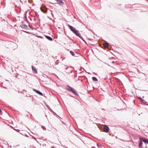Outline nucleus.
<instances>
[{
  "mask_svg": "<svg viewBox=\"0 0 148 148\" xmlns=\"http://www.w3.org/2000/svg\"><path fill=\"white\" fill-rule=\"evenodd\" d=\"M68 25L69 28L77 36L79 37L83 41L86 42V41L84 40L83 37L81 36V34L79 33V31L76 29L75 28L69 24H68Z\"/></svg>",
  "mask_w": 148,
  "mask_h": 148,
  "instance_id": "obj_1",
  "label": "nucleus"
},
{
  "mask_svg": "<svg viewBox=\"0 0 148 148\" xmlns=\"http://www.w3.org/2000/svg\"><path fill=\"white\" fill-rule=\"evenodd\" d=\"M66 88L67 90L71 92L75 95L78 96V94L77 93L76 90L69 85H67Z\"/></svg>",
  "mask_w": 148,
  "mask_h": 148,
  "instance_id": "obj_2",
  "label": "nucleus"
},
{
  "mask_svg": "<svg viewBox=\"0 0 148 148\" xmlns=\"http://www.w3.org/2000/svg\"><path fill=\"white\" fill-rule=\"evenodd\" d=\"M41 10L44 13H46L47 11V8L44 7H41L40 8Z\"/></svg>",
  "mask_w": 148,
  "mask_h": 148,
  "instance_id": "obj_3",
  "label": "nucleus"
},
{
  "mask_svg": "<svg viewBox=\"0 0 148 148\" xmlns=\"http://www.w3.org/2000/svg\"><path fill=\"white\" fill-rule=\"evenodd\" d=\"M104 131L106 132H108L109 128L108 126L105 125L103 127Z\"/></svg>",
  "mask_w": 148,
  "mask_h": 148,
  "instance_id": "obj_4",
  "label": "nucleus"
},
{
  "mask_svg": "<svg viewBox=\"0 0 148 148\" xmlns=\"http://www.w3.org/2000/svg\"><path fill=\"white\" fill-rule=\"evenodd\" d=\"M33 90L35 92H36L37 93L41 96H43V94L40 91L37 90L35 89H33Z\"/></svg>",
  "mask_w": 148,
  "mask_h": 148,
  "instance_id": "obj_5",
  "label": "nucleus"
},
{
  "mask_svg": "<svg viewBox=\"0 0 148 148\" xmlns=\"http://www.w3.org/2000/svg\"><path fill=\"white\" fill-rule=\"evenodd\" d=\"M45 37L47 38L48 40L50 41L53 40V39L52 38L49 36L45 35Z\"/></svg>",
  "mask_w": 148,
  "mask_h": 148,
  "instance_id": "obj_6",
  "label": "nucleus"
},
{
  "mask_svg": "<svg viewBox=\"0 0 148 148\" xmlns=\"http://www.w3.org/2000/svg\"><path fill=\"white\" fill-rule=\"evenodd\" d=\"M139 139L140 140H141L143 142L145 143L146 140H147V139L145 138L141 137L139 138Z\"/></svg>",
  "mask_w": 148,
  "mask_h": 148,
  "instance_id": "obj_7",
  "label": "nucleus"
},
{
  "mask_svg": "<svg viewBox=\"0 0 148 148\" xmlns=\"http://www.w3.org/2000/svg\"><path fill=\"white\" fill-rule=\"evenodd\" d=\"M142 144H143L142 141L141 140H140V142L139 144V148H143Z\"/></svg>",
  "mask_w": 148,
  "mask_h": 148,
  "instance_id": "obj_8",
  "label": "nucleus"
},
{
  "mask_svg": "<svg viewBox=\"0 0 148 148\" xmlns=\"http://www.w3.org/2000/svg\"><path fill=\"white\" fill-rule=\"evenodd\" d=\"M56 1L58 2L60 5H62L63 4V1L62 0H55Z\"/></svg>",
  "mask_w": 148,
  "mask_h": 148,
  "instance_id": "obj_9",
  "label": "nucleus"
},
{
  "mask_svg": "<svg viewBox=\"0 0 148 148\" xmlns=\"http://www.w3.org/2000/svg\"><path fill=\"white\" fill-rule=\"evenodd\" d=\"M32 70L33 71H34V73H37V70L36 69V68L33 67V66H32Z\"/></svg>",
  "mask_w": 148,
  "mask_h": 148,
  "instance_id": "obj_10",
  "label": "nucleus"
},
{
  "mask_svg": "<svg viewBox=\"0 0 148 148\" xmlns=\"http://www.w3.org/2000/svg\"><path fill=\"white\" fill-rule=\"evenodd\" d=\"M109 46V44L108 42H106L104 44V46L106 48H108Z\"/></svg>",
  "mask_w": 148,
  "mask_h": 148,
  "instance_id": "obj_11",
  "label": "nucleus"
},
{
  "mask_svg": "<svg viewBox=\"0 0 148 148\" xmlns=\"http://www.w3.org/2000/svg\"><path fill=\"white\" fill-rule=\"evenodd\" d=\"M21 27L23 28H27V26L26 25H25V24H23L22 26H21Z\"/></svg>",
  "mask_w": 148,
  "mask_h": 148,
  "instance_id": "obj_12",
  "label": "nucleus"
},
{
  "mask_svg": "<svg viewBox=\"0 0 148 148\" xmlns=\"http://www.w3.org/2000/svg\"><path fill=\"white\" fill-rule=\"evenodd\" d=\"M92 80L96 82L98 81L97 79L95 77H92Z\"/></svg>",
  "mask_w": 148,
  "mask_h": 148,
  "instance_id": "obj_13",
  "label": "nucleus"
},
{
  "mask_svg": "<svg viewBox=\"0 0 148 148\" xmlns=\"http://www.w3.org/2000/svg\"><path fill=\"white\" fill-rule=\"evenodd\" d=\"M70 53L73 56H75V53H74L73 51H70Z\"/></svg>",
  "mask_w": 148,
  "mask_h": 148,
  "instance_id": "obj_14",
  "label": "nucleus"
},
{
  "mask_svg": "<svg viewBox=\"0 0 148 148\" xmlns=\"http://www.w3.org/2000/svg\"><path fill=\"white\" fill-rule=\"evenodd\" d=\"M141 101L144 104H145L146 103V102L144 99H142V100H141Z\"/></svg>",
  "mask_w": 148,
  "mask_h": 148,
  "instance_id": "obj_15",
  "label": "nucleus"
},
{
  "mask_svg": "<svg viewBox=\"0 0 148 148\" xmlns=\"http://www.w3.org/2000/svg\"><path fill=\"white\" fill-rule=\"evenodd\" d=\"M42 128L43 129V130H45L46 129L45 127L44 126H41Z\"/></svg>",
  "mask_w": 148,
  "mask_h": 148,
  "instance_id": "obj_16",
  "label": "nucleus"
},
{
  "mask_svg": "<svg viewBox=\"0 0 148 148\" xmlns=\"http://www.w3.org/2000/svg\"><path fill=\"white\" fill-rule=\"evenodd\" d=\"M14 130H16L17 132H19L20 130H18L16 129H14Z\"/></svg>",
  "mask_w": 148,
  "mask_h": 148,
  "instance_id": "obj_17",
  "label": "nucleus"
},
{
  "mask_svg": "<svg viewBox=\"0 0 148 148\" xmlns=\"http://www.w3.org/2000/svg\"><path fill=\"white\" fill-rule=\"evenodd\" d=\"M49 109L51 112H53V111L51 109V108H49Z\"/></svg>",
  "mask_w": 148,
  "mask_h": 148,
  "instance_id": "obj_18",
  "label": "nucleus"
},
{
  "mask_svg": "<svg viewBox=\"0 0 148 148\" xmlns=\"http://www.w3.org/2000/svg\"><path fill=\"white\" fill-rule=\"evenodd\" d=\"M53 112V114L54 115H57L58 116V115L56 114V113L55 112H54L53 111V112Z\"/></svg>",
  "mask_w": 148,
  "mask_h": 148,
  "instance_id": "obj_19",
  "label": "nucleus"
},
{
  "mask_svg": "<svg viewBox=\"0 0 148 148\" xmlns=\"http://www.w3.org/2000/svg\"><path fill=\"white\" fill-rule=\"evenodd\" d=\"M145 143H148V139H147V140H146V142Z\"/></svg>",
  "mask_w": 148,
  "mask_h": 148,
  "instance_id": "obj_20",
  "label": "nucleus"
},
{
  "mask_svg": "<svg viewBox=\"0 0 148 148\" xmlns=\"http://www.w3.org/2000/svg\"><path fill=\"white\" fill-rule=\"evenodd\" d=\"M139 99L140 100H142V99L140 97H138Z\"/></svg>",
  "mask_w": 148,
  "mask_h": 148,
  "instance_id": "obj_21",
  "label": "nucleus"
},
{
  "mask_svg": "<svg viewBox=\"0 0 148 148\" xmlns=\"http://www.w3.org/2000/svg\"><path fill=\"white\" fill-rule=\"evenodd\" d=\"M38 37L39 38H43V37H42L41 36H39Z\"/></svg>",
  "mask_w": 148,
  "mask_h": 148,
  "instance_id": "obj_22",
  "label": "nucleus"
},
{
  "mask_svg": "<svg viewBox=\"0 0 148 148\" xmlns=\"http://www.w3.org/2000/svg\"><path fill=\"white\" fill-rule=\"evenodd\" d=\"M68 68L69 67H67V66H66V67L65 68V69L66 70H67L68 69Z\"/></svg>",
  "mask_w": 148,
  "mask_h": 148,
  "instance_id": "obj_23",
  "label": "nucleus"
},
{
  "mask_svg": "<svg viewBox=\"0 0 148 148\" xmlns=\"http://www.w3.org/2000/svg\"><path fill=\"white\" fill-rule=\"evenodd\" d=\"M25 136L27 137H28V136L27 135H26V134H25Z\"/></svg>",
  "mask_w": 148,
  "mask_h": 148,
  "instance_id": "obj_24",
  "label": "nucleus"
},
{
  "mask_svg": "<svg viewBox=\"0 0 148 148\" xmlns=\"http://www.w3.org/2000/svg\"><path fill=\"white\" fill-rule=\"evenodd\" d=\"M24 32H26V33H28L27 32H26V31H24Z\"/></svg>",
  "mask_w": 148,
  "mask_h": 148,
  "instance_id": "obj_25",
  "label": "nucleus"
},
{
  "mask_svg": "<svg viewBox=\"0 0 148 148\" xmlns=\"http://www.w3.org/2000/svg\"><path fill=\"white\" fill-rule=\"evenodd\" d=\"M33 139H35V140L36 139V138H35L34 137H33Z\"/></svg>",
  "mask_w": 148,
  "mask_h": 148,
  "instance_id": "obj_26",
  "label": "nucleus"
},
{
  "mask_svg": "<svg viewBox=\"0 0 148 148\" xmlns=\"http://www.w3.org/2000/svg\"><path fill=\"white\" fill-rule=\"evenodd\" d=\"M47 107L48 108V109H49V108H50L49 106V107H47Z\"/></svg>",
  "mask_w": 148,
  "mask_h": 148,
  "instance_id": "obj_27",
  "label": "nucleus"
},
{
  "mask_svg": "<svg viewBox=\"0 0 148 148\" xmlns=\"http://www.w3.org/2000/svg\"><path fill=\"white\" fill-rule=\"evenodd\" d=\"M4 88H5V89H6V88H6V87H4Z\"/></svg>",
  "mask_w": 148,
  "mask_h": 148,
  "instance_id": "obj_28",
  "label": "nucleus"
}]
</instances>
